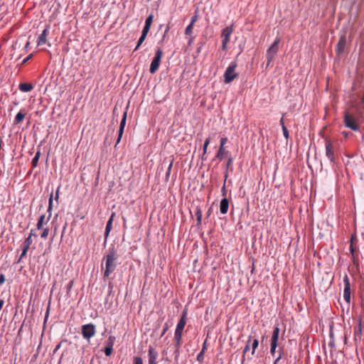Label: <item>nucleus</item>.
Returning a JSON list of instances; mask_svg holds the SVG:
<instances>
[{
	"instance_id": "obj_5",
	"label": "nucleus",
	"mask_w": 364,
	"mask_h": 364,
	"mask_svg": "<svg viewBox=\"0 0 364 364\" xmlns=\"http://www.w3.org/2000/svg\"><path fill=\"white\" fill-rule=\"evenodd\" d=\"M163 54V50L158 48L149 68V72L151 74H154L159 70Z\"/></svg>"
},
{
	"instance_id": "obj_1",
	"label": "nucleus",
	"mask_w": 364,
	"mask_h": 364,
	"mask_svg": "<svg viewBox=\"0 0 364 364\" xmlns=\"http://www.w3.org/2000/svg\"><path fill=\"white\" fill-rule=\"evenodd\" d=\"M105 260V269L104 272V278L109 277L117 267V254L114 247L109 249L107 255L104 257Z\"/></svg>"
},
{
	"instance_id": "obj_33",
	"label": "nucleus",
	"mask_w": 364,
	"mask_h": 364,
	"mask_svg": "<svg viewBox=\"0 0 364 364\" xmlns=\"http://www.w3.org/2000/svg\"><path fill=\"white\" fill-rule=\"evenodd\" d=\"M153 18L154 16L152 14L149 15L146 19L145 25L151 27V23L153 22Z\"/></svg>"
},
{
	"instance_id": "obj_48",
	"label": "nucleus",
	"mask_w": 364,
	"mask_h": 364,
	"mask_svg": "<svg viewBox=\"0 0 364 364\" xmlns=\"http://www.w3.org/2000/svg\"><path fill=\"white\" fill-rule=\"evenodd\" d=\"M197 19H198V16H197L196 15L193 16L191 18V21L190 24L194 25V23H196V21H197Z\"/></svg>"
},
{
	"instance_id": "obj_40",
	"label": "nucleus",
	"mask_w": 364,
	"mask_h": 364,
	"mask_svg": "<svg viewBox=\"0 0 364 364\" xmlns=\"http://www.w3.org/2000/svg\"><path fill=\"white\" fill-rule=\"evenodd\" d=\"M352 257H353V262L354 265L358 266V259H359L358 253L354 254V255H352Z\"/></svg>"
},
{
	"instance_id": "obj_50",
	"label": "nucleus",
	"mask_w": 364,
	"mask_h": 364,
	"mask_svg": "<svg viewBox=\"0 0 364 364\" xmlns=\"http://www.w3.org/2000/svg\"><path fill=\"white\" fill-rule=\"evenodd\" d=\"M232 159L231 157H230L227 162V168L228 169L229 168L230 166H232Z\"/></svg>"
},
{
	"instance_id": "obj_55",
	"label": "nucleus",
	"mask_w": 364,
	"mask_h": 364,
	"mask_svg": "<svg viewBox=\"0 0 364 364\" xmlns=\"http://www.w3.org/2000/svg\"><path fill=\"white\" fill-rule=\"evenodd\" d=\"M31 235V237H32V236L37 237V235L34 234V233L33 232V230H31V233H30V235Z\"/></svg>"
},
{
	"instance_id": "obj_14",
	"label": "nucleus",
	"mask_w": 364,
	"mask_h": 364,
	"mask_svg": "<svg viewBox=\"0 0 364 364\" xmlns=\"http://www.w3.org/2000/svg\"><path fill=\"white\" fill-rule=\"evenodd\" d=\"M227 141H228L227 137H223L220 139V148H219V150L218 151L215 158H217L220 160H222L223 159V156L225 153V149H224V146L226 144Z\"/></svg>"
},
{
	"instance_id": "obj_11",
	"label": "nucleus",
	"mask_w": 364,
	"mask_h": 364,
	"mask_svg": "<svg viewBox=\"0 0 364 364\" xmlns=\"http://www.w3.org/2000/svg\"><path fill=\"white\" fill-rule=\"evenodd\" d=\"M326 155L331 162H335L334 148L330 141H327L326 143Z\"/></svg>"
},
{
	"instance_id": "obj_9",
	"label": "nucleus",
	"mask_w": 364,
	"mask_h": 364,
	"mask_svg": "<svg viewBox=\"0 0 364 364\" xmlns=\"http://www.w3.org/2000/svg\"><path fill=\"white\" fill-rule=\"evenodd\" d=\"M279 327H274L272 336L271 338V348H270V353L272 355H274L276 352V348L277 346V342L279 339Z\"/></svg>"
},
{
	"instance_id": "obj_58",
	"label": "nucleus",
	"mask_w": 364,
	"mask_h": 364,
	"mask_svg": "<svg viewBox=\"0 0 364 364\" xmlns=\"http://www.w3.org/2000/svg\"><path fill=\"white\" fill-rule=\"evenodd\" d=\"M344 136H345L346 137H347V136H348V134H347V133H344Z\"/></svg>"
},
{
	"instance_id": "obj_16",
	"label": "nucleus",
	"mask_w": 364,
	"mask_h": 364,
	"mask_svg": "<svg viewBox=\"0 0 364 364\" xmlns=\"http://www.w3.org/2000/svg\"><path fill=\"white\" fill-rule=\"evenodd\" d=\"M182 334L183 333L176 332L174 333L173 341L175 343L176 351L178 354L179 348L182 344Z\"/></svg>"
},
{
	"instance_id": "obj_51",
	"label": "nucleus",
	"mask_w": 364,
	"mask_h": 364,
	"mask_svg": "<svg viewBox=\"0 0 364 364\" xmlns=\"http://www.w3.org/2000/svg\"><path fill=\"white\" fill-rule=\"evenodd\" d=\"M59 191H60V187H58L57 191H56L55 197V199L56 200H58V198H59Z\"/></svg>"
},
{
	"instance_id": "obj_3",
	"label": "nucleus",
	"mask_w": 364,
	"mask_h": 364,
	"mask_svg": "<svg viewBox=\"0 0 364 364\" xmlns=\"http://www.w3.org/2000/svg\"><path fill=\"white\" fill-rule=\"evenodd\" d=\"M53 193L52 192L50 195L49 200H48V212L49 213L48 216L47 218H46V215L43 214L40 216L38 221L36 224V228L38 230L43 229L44 223H47L51 217V210L53 208Z\"/></svg>"
},
{
	"instance_id": "obj_53",
	"label": "nucleus",
	"mask_w": 364,
	"mask_h": 364,
	"mask_svg": "<svg viewBox=\"0 0 364 364\" xmlns=\"http://www.w3.org/2000/svg\"><path fill=\"white\" fill-rule=\"evenodd\" d=\"M281 358H282V355L280 354L279 356L274 360V364H277L279 362V360L281 359Z\"/></svg>"
},
{
	"instance_id": "obj_56",
	"label": "nucleus",
	"mask_w": 364,
	"mask_h": 364,
	"mask_svg": "<svg viewBox=\"0 0 364 364\" xmlns=\"http://www.w3.org/2000/svg\"><path fill=\"white\" fill-rule=\"evenodd\" d=\"M205 349H206L205 343H204L203 346V349H202V350H203V353H205Z\"/></svg>"
},
{
	"instance_id": "obj_12",
	"label": "nucleus",
	"mask_w": 364,
	"mask_h": 364,
	"mask_svg": "<svg viewBox=\"0 0 364 364\" xmlns=\"http://www.w3.org/2000/svg\"><path fill=\"white\" fill-rule=\"evenodd\" d=\"M149 364H157L158 351L153 347L149 348Z\"/></svg>"
},
{
	"instance_id": "obj_60",
	"label": "nucleus",
	"mask_w": 364,
	"mask_h": 364,
	"mask_svg": "<svg viewBox=\"0 0 364 364\" xmlns=\"http://www.w3.org/2000/svg\"><path fill=\"white\" fill-rule=\"evenodd\" d=\"M227 177H228V173H226V174H225V179L227 178Z\"/></svg>"
},
{
	"instance_id": "obj_36",
	"label": "nucleus",
	"mask_w": 364,
	"mask_h": 364,
	"mask_svg": "<svg viewBox=\"0 0 364 364\" xmlns=\"http://www.w3.org/2000/svg\"><path fill=\"white\" fill-rule=\"evenodd\" d=\"M49 234V229L48 228H46L43 229V232L41 234V238L46 239Z\"/></svg>"
},
{
	"instance_id": "obj_17",
	"label": "nucleus",
	"mask_w": 364,
	"mask_h": 364,
	"mask_svg": "<svg viewBox=\"0 0 364 364\" xmlns=\"http://www.w3.org/2000/svg\"><path fill=\"white\" fill-rule=\"evenodd\" d=\"M346 45V37L345 36H341L339 41L337 44V53L341 55L343 53Z\"/></svg>"
},
{
	"instance_id": "obj_45",
	"label": "nucleus",
	"mask_w": 364,
	"mask_h": 364,
	"mask_svg": "<svg viewBox=\"0 0 364 364\" xmlns=\"http://www.w3.org/2000/svg\"><path fill=\"white\" fill-rule=\"evenodd\" d=\"M74 282L73 280H71L67 285V290L68 291H70L73 286Z\"/></svg>"
},
{
	"instance_id": "obj_4",
	"label": "nucleus",
	"mask_w": 364,
	"mask_h": 364,
	"mask_svg": "<svg viewBox=\"0 0 364 364\" xmlns=\"http://www.w3.org/2000/svg\"><path fill=\"white\" fill-rule=\"evenodd\" d=\"M237 65L235 61L232 62L226 69L224 73L225 83H230L237 77L238 74L235 73Z\"/></svg>"
},
{
	"instance_id": "obj_10",
	"label": "nucleus",
	"mask_w": 364,
	"mask_h": 364,
	"mask_svg": "<svg viewBox=\"0 0 364 364\" xmlns=\"http://www.w3.org/2000/svg\"><path fill=\"white\" fill-rule=\"evenodd\" d=\"M344 290H343V298L345 301L350 304V280L347 274L343 277Z\"/></svg>"
},
{
	"instance_id": "obj_6",
	"label": "nucleus",
	"mask_w": 364,
	"mask_h": 364,
	"mask_svg": "<svg viewBox=\"0 0 364 364\" xmlns=\"http://www.w3.org/2000/svg\"><path fill=\"white\" fill-rule=\"evenodd\" d=\"M233 26H229L225 28L221 33V38H222V50H227V46L230 40V36L233 32Z\"/></svg>"
},
{
	"instance_id": "obj_47",
	"label": "nucleus",
	"mask_w": 364,
	"mask_h": 364,
	"mask_svg": "<svg viewBox=\"0 0 364 364\" xmlns=\"http://www.w3.org/2000/svg\"><path fill=\"white\" fill-rule=\"evenodd\" d=\"M168 328V324H167V323H165V325H164V329H163V331H162V333H161V336H163L166 333V332L167 331Z\"/></svg>"
},
{
	"instance_id": "obj_44",
	"label": "nucleus",
	"mask_w": 364,
	"mask_h": 364,
	"mask_svg": "<svg viewBox=\"0 0 364 364\" xmlns=\"http://www.w3.org/2000/svg\"><path fill=\"white\" fill-rule=\"evenodd\" d=\"M33 57V54L28 55L22 62V65L26 63L30 59H31Z\"/></svg>"
},
{
	"instance_id": "obj_34",
	"label": "nucleus",
	"mask_w": 364,
	"mask_h": 364,
	"mask_svg": "<svg viewBox=\"0 0 364 364\" xmlns=\"http://www.w3.org/2000/svg\"><path fill=\"white\" fill-rule=\"evenodd\" d=\"M353 240H354V236L352 235L351 240H350V252L352 255H354V254H356L355 250L353 247Z\"/></svg>"
},
{
	"instance_id": "obj_46",
	"label": "nucleus",
	"mask_w": 364,
	"mask_h": 364,
	"mask_svg": "<svg viewBox=\"0 0 364 364\" xmlns=\"http://www.w3.org/2000/svg\"><path fill=\"white\" fill-rule=\"evenodd\" d=\"M250 341H251V337H250V338H249V340L247 341V344L245 347L244 353H246L249 350V349H250L249 343L250 342Z\"/></svg>"
},
{
	"instance_id": "obj_2",
	"label": "nucleus",
	"mask_w": 364,
	"mask_h": 364,
	"mask_svg": "<svg viewBox=\"0 0 364 364\" xmlns=\"http://www.w3.org/2000/svg\"><path fill=\"white\" fill-rule=\"evenodd\" d=\"M280 43V38H277L274 43L271 45V46L267 50V67H268L272 61L274 59L278 50H279V44Z\"/></svg>"
},
{
	"instance_id": "obj_27",
	"label": "nucleus",
	"mask_w": 364,
	"mask_h": 364,
	"mask_svg": "<svg viewBox=\"0 0 364 364\" xmlns=\"http://www.w3.org/2000/svg\"><path fill=\"white\" fill-rule=\"evenodd\" d=\"M33 243V240L31 237V235H29L26 240L25 241L23 242V247H27L28 248L30 247V245Z\"/></svg>"
},
{
	"instance_id": "obj_29",
	"label": "nucleus",
	"mask_w": 364,
	"mask_h": 364,
	"mask_svg": "<svg viewBox=\"0 0 364 364\" xmlns=\"http://www.w3.org/2000/svg\"><path fill=\"white\" fill-rule=\"evenodd\" d=\"M112 351H113V346L107 345V346L105 347V350H104L105 355L107 356H109L112 353Z\"/></svg>"
},
{
	"instance_id": "obj_18",
	"label": "nucleus",
	"mask_w": 364,
	"mask_h": 364,
	"mask_svg": "<svg viewBox=\"0 0 364 364\" xmlns=\"http://www.w3.org/2000/svg\"><path fill=\"white\" fill-rule=\"evenodd\" d=\"M48 26L45 28L42 33L39 36L38 38V41H37V44L38 46H43V45H45L47 43V36L48 35Z\"/></svg>"
},
{
	"instance_id": "obj_35",
	"label": "nucleus",
	"mask_w": 364,
	"mask_h": 364,
	"mask_svg": "<svg viewBox=\"0 0 364 364\" xmlns=\"http://www.w3.org/2000/svg\"><path fill=\"white\" fill-rule=\"evenodd\" d=\"M116 338L113 336H109L107 342V345L113 346L115 342Z\"/></svg>"
},
{
	"instance_id": "obj_19",
	"label": "nucleus",
	"mask_w": 364,
	"mask_h": 364,
	"mask_svg": "<svg viewBox=\"0 0 364 364\" xmlns=\"http://www.w3.org/2000/svg\"><path fill=\"white\" fill-rule=\"evenodd\" d=\"M229 208V201L227 198H223L220 204V212L221 214L225 215L228 213Z\"/></svg>"
},
{
	"instance_id": "obj_21",
	"label": "nucleus",
	"mask_w": 364,
	"mask_h": 364,
	"mask_svg": "<svg viewBox=\"0 0 364 364\" xmlns=\"http://www.w3.org/2000/svg\"><path fill=\"white\" fill-rule=\"evenodd\" d=\"M26 111L25 109H21L18 113L16 115L15 117V119H14V124H20L21 122H23V120L25 118V116L26 114Z\"/></svg>"
},
{
	"instance_id": "obj_26",
	"label": "nucleus",
	"mask_w": 364,
	"mask_h": 364,
	"mask_svg": "<svg viewBox=\"0 0 364 364\" xmlns=\"http://www.w3.org/2000/svg\"><path fill=\"white\" fill-rule=\"evenodd\" d=\"M40 154H41L40 152L38 151L36 154L35 156L33 158L32 161H31L32 166L33 168H35L37 166V164H38V160H39V157H40Z\"/></svg>"
},
{
	"instance_id": "obj_13",
	"label": "nucleus",
	"mask_w": 364,
	"mask_h": 364,
	"mask_svg": "<svg viewBox=\"0 0 364 364\" xmlns=\"http://www.w3.org/2000/svg\"><path fill=\"white\" fill-rule=\"evenodd\" d=\"M127 112L125 111L123 114L122 119L120 122L119 129V134H118V138L117 140V144L119 143L121 138L122 136V134L124 133V127L126 124L127 121Z\"/></svg>"
},
{
	"instance_id": "obj_25",
	"label": "nucleus",
	"mask_w": 364,
	"mask_h": 364,
	"mask_svg": "<svg viewBox=\"0 0 364 364\" xmlns=\"http://www.w3.org/2000/svg\"><path fill=\"white\" fill-rule=\"evenodd\" d=\"M210 137L207 138L205 139V142H204V144H203V155H202V160L203 161L206 160L205 154L207 153L208 146L210 144Z\"/></svg>"
},
{
	"instance_id": "obj_32",
	"label": "nucleus",
	"mask_w": 364,
	"mask_h": 364,
	"mask_svg": "<svg viewBox=\"0 0 364 364\" xmlns=\"http://www.w3.org/2000/svg\"><path fill=\"white\" fill-rule=\"evenodd\" d=\"M29 248H28L27 247H23V250H22V253L18 260V262H20L21 261V259L26 257V254H27V252Z\"/></svg>"
},
{
	"instance_id": "obj_22",
	"label": "nucleus",
	"mask_w": 364,
	"mask_h": 364,
	"mask_svg": "<svg viewBox=\"0 0 364 364\" xmlns=\"http://www.w3.org/2000/svg\"><path fill=\"white\" fill-rule=\"evenodd\" d=\"M18 88L22 92H28L33 90V86L31 83H21Z\"/></svg>"
},
{
	"instance_id": "obj_57",
	"label": "nucleus",
	"mask_w": 364,
	"mask_h": 364,
	"mask_svg": "<svg viewBox=\"0 0 364 364\" xmlns=\"http://www.w3.org/2000/svg\"><path fill=\"white\" fill-rule=\"evenodd\" d=\"M211 213V208H210L208 211V216H209Z\"/></svg>"
},
{
	"instance_id": "obj_54",
	"label": "nucleus",
	"mask_w": 364,
	"mask_h": 364,
	"mask_svg": "<svg viewBox=\"0 0 364 364\" xmlns=\"http://www.w3.org/2000/svg\"><path fill=\"white\" fill-rule=\"evenodd\" d=\"M4 304V300L0 299V310L2 309Z\"/></svg>"
},
{
	"instance_id": "obj_15",
	"label": "nucleus",
	"mask_w": 364,
	"mask_h": 364,
	"mask_svg": "<svg viewBox=\"0 0 364 364\" xmlns=\"http://www.w3.org/2000/svg\"><path fill=\"white\" fill-rule=\"evenodd\" d=\"M186 311L183 313V315L177 323L176 328L175 330L176 332L183 333L184 327L186 324Z\"/></svg>"
},
{
	"instance_id": "obj_42",
	"label": "nucleus",
	"mask_w": 364,
	"mask_h": 364,
	"mask_svg": "<svg viewBox=\"0 0 364 364\" xmlns=\"http://www.w3.org/2000/svg\"><path fill=\"white\" fill-rule=\"evenodd\" d=\"M134 364H143V360L140 357L134 358Z\"/></svg>"
},
{
	"instance_id": "obj_59",
	"label": "nucleus",
	"mask_w": 364,
	"mask_h": 364,
	"mask_svg": "<svg viewBox=\"0 0 364 364\" xmlns=\"http://www.w3.org/2000/svg\"><path fill=\"white\" fill-rule=\"evenodd\" d=\"M191 41H192V38L190 39L189 43H191Z\"/></svg>"
},
{
	"instance_id": "obj_38",
	"label": "nucleus",
	"mask_w": 364,
	"mask_h": 364,
	"mask_svg": "<svg viewBox=\"0 0 364 364\" xmlns=\"http://www.w3.org/2000/svg\"><path fill=\"white\" fill-rule=\"evenodd\" d=\"M150 28H151L150 26H147L144 25V28L142 30L141 35L146 36L150 30Z\"/></svg>"
},
{
	"instance_id": "obj_8",
	"label": "nucleus",
	"mask_w": 364,
	"mask_h": 364,
	"mask_svg": "<svg viewBox=\"0 0 364 364\" xmlns=\"http://www.w3.org/2000/svg\"><path fill=\"white\" fill-rule=\"evenodd\" d=\"M344 123L346 127L350 128L353 131H358L359 129V127L355 122V117L348 112L345 113Z\"/></svg>"
},
{
	"instance_id": "obj_52",
	"label": "nucleus",
	"mask_w": 364,
	"mask_h": 364,
	"mask_svg": "<svg viewBox=\"0 0 364 364\" xmlns=\"http://www.w3.org/2000/svg\"><path fill=\"white\" fill-rule=\"evenodd\" d=\"M279 123H280V125L282 126V128H283V126H285L284 125V115L282 116V117L281 118L280 121H279Z\"/></svg>"
},
{
	"instance_id": "obj_23",
	"label": "nucleus",
	"mask_w": 364,
	"mask_h": 364,
	"mask_svg": "<svg viewBox=\"0 0 364 364\" xmlns=\"http://www.w3.org/2000/svg\"><path fill=\"white\" fill-rule=\"evenodd\" d=\"M195 215L197 219V225L199 226L201 225L202 222V210L199 206H196L195 208Z\"/></svg>"
},
{
	"instance_id": "obj_41",
	"label": "nucleus",
	"mask_w": 364,
	"mask_h": 364,
	"mask_svg": "<svg viewBox=\"0 0 364 364\" xmlns=\"http://www.w3.org/2000/svg\"><path fill=\"white\" fill-rule=\"evenodd\" d=\"M203 358H204V353H203V350H201L198 356H197V360H198L199 362H202L203 360Z\"/></svg>"
},
{
	"instance_id": "obj_20",
	"label": "nucleus",
	"mask_w": 364,
	"mask_h": 364,
	"mask_svg": "<svg viewBox=\"0 0 364 364\" xmlns=\"http://www.w3.org/2000/svg\"><path fill=\"white\" fill-rule=\"evenodd\" d=\"M361 323H362V321H361V318H360L358 321V326L355 328L354 338L355 341L361 339V336H362V324H361Z\"/></svg>"
},
{
	"instance_id": "obj_24",
	"label": "nucleus",
	"mask_w": 364,
	"mask_h": 364,
	"mask_svg": "<svg viewBox=\"0 0 364 364\" xmlns=\"http://www.w3.org/2000/svg\"><path fill=\"white\" fill-rule=\"evenodd\" d=\"M114 215V213H113L112 215V216L110 217V218L109 219V220L107 223L106 228H105V238H107L108 237L109 232L112 229Z\"/></svg>"
},
{
	"instance_id": "obj_28",
	"label": "nucleus",
	"mask_w": 364,
	"mask_h": 364,
	"mask_svg": "<svg viewBox=\"0 0 364 364\" xmlns=\"http://www.w3.org/2000/svg\"><path fill=\"white\" fill-rule=\"evenodd\" d=\"M193 25L189 24L185 30V34L191 36L193 33Z\"/></svg>"
},
{
	"instance_id": "obj_43",
	"label": "nucleus",
	"mask_w": 364,
	"mask_h": 364,
	"mask_svg": "<svg viewBox=\"0 0 364 364\" xmlns=\"http://www.w3.org/2000/svg\"><path fill=\"white\" fill-rule=\"evenodd\" d=\"M221 192H222V195L224 198H226V188H225V181L224 182V185L222 187V190H221Z\"/></svg>"
},
{
	"instance_id": "obj_49",
	"label": "nucleus",
	"mask_w": 364,
	"mask_h": 364,
	"mask_svg": "<svg viewBox=\"0 0 364 364\" xmlns=\"http://www.w3.org/2000/svg\"><path fill=\"white\" fill-rule=\"evenodd\" d=\"M5 282V276L4 274H0V286L3 284Z\"/></svg>"
},
{
	"instance_id": "obj_39",
	"label": "nucleus",
	"mask_w": 364,
	"mask_h": 364,
	"mask_svg": "<svg viewBox=\"0 0 364 364\" xmlns=\"http://www.w3.org/2000/svg\"><path fill=\"white\" fill-rule=\"evenodd\" d=\"M257 346H258V341H257V339H254V341L252 342V355H254L255 349L257 348Z\"/></svg>"
},
{
	"instance_id": "obj_30",
	"label": "nucleus",
	"mask_w": 364,
	"mask_h": 364,
	"mask_svg": "<svg viewBox=\"0 0 364 364\" xmlns=\"http://www.w3.org/2000/svg\"><path fill=\"white\" fill-rule=\"evenodd\" d=\"M172 166H173V160L171 161V162H170V164L168 165V169L166 171V181L168 180V178H169L170 174H171Z\"/></svg>"
},
{
	"instance_id": "obj_7",
	"label": "nucleus",
	"mask_w": 364,
	"mask_h": 364,
	"mask_svg": "<svg viewBox=\"0 0 364 364\" xmlns=\"http://www.w3.org/2000/svg\"><path fill=\"white\" fill-rule=\"evenodd\" d=\"M95 326L92 323H88L82 326V335L85 339H90L95 335Z\"/></svg>"
},
{
	"instance_id": "obj_37",
	"label": "nucleus",
	"mask_w": 364,
	"mask_h": 364,
	"mask_svg": "<svg viewBox=\"0 0 364 364\" xmlns=\"http://www.w3.org/2000/svg\"><path fill=\"white\" fill-rule=\"evenodd\" d=\"M282 131L284 136L285 137L286 139H288L289 137V133L286 126H283Z\"/></svg>"
},
{
	"instance_id": "obj_31",
	"label": "nucleus",
	"mask_w": 364,
	"mask_h": 364,
	"mask_svg": "<svg viewBox=\"0 0 364 364\" xmlns=\"http://www.w3.org/2000/svg\"><path fill=\"white\" fill-rule=\"evenodd\" d=\"M146 36H142L141 35V37L139 38V41H138V43H137V45L136 46V48H134V51H136V50H138V48L140 47V46L143 43V42L144 41L145 38H146Z\"/></svg>"
}]
</instances>
